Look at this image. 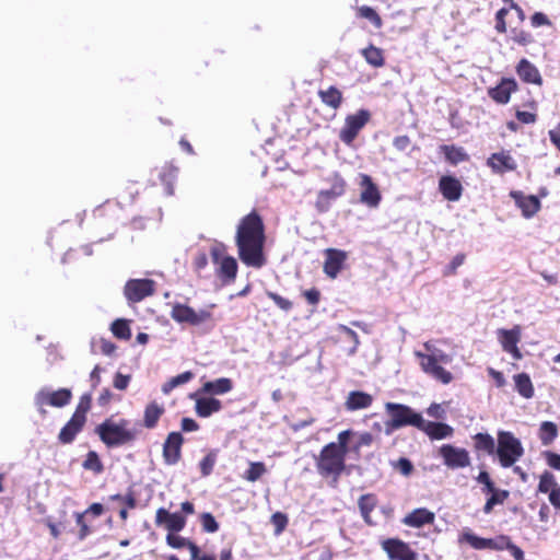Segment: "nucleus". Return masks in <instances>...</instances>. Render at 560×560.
I'll return each mask as SVG.
<instances>
[{
	"label": "nucleus",
	"instance_id": "f257e3e1",
	"mask_svg": "<svg viewBox=\"0 0 560 560\" xmlns=\"http://www.w3.org/2000/svg\"><path fill=\"white\" fill-rule=\"evenodd\" d=\"M266 243V229L262 217L257 210L244 215L235 233V245L238 258L248 267L261 268L267 259L264 253Z\"/></svg>",
	"mask_w": 560,
	"mask_h": 560
},
{
	"label": "nucleus",
	"instance_id": "f03ea898",
	"mask_svg": "<svg viewBox=\"0 0 560 560\" xmlns=\"http://www.w3.org/2000/svg\"><path fill=\"white\" fill-rule=\"evenodd\" d=\"M100 440L108 447H119L129 444L136 440V431L129 428L127 419L114 421L106 419L100 423L95 429Z\"/></svg>",
	"mask_w": 560,
	"mask_h": 560
},
{
	"label": "nucleus",
	"instance_id": "7ed1b4c3",
	"mask_svg": "<svg viewBox=\"0 0 560 560\" xmlns=\"http://www.w3.org/2000/svg\"><path fill=\"white\" fill-rule=\"evenodd\" d=\"M384 408L389 417L384 423L386 435H392L404 427L410 425L418 429V427L423 424L422 415L407 405L388 401L385 402Z\"/></svg>",
	"mask_w": 560,
	"mask_h": 560
},
{
	"label": "nucleus",
	"instance_id": "20e7f679",
	"mask_svg": "<svg viewBox=\"0 0 560 560\" xmlns=\"http://www.w3.org/2000/svg\"><path fill=\"white\" fill-rule=\"evenodd\" d=\"M415 355L419 360V365L423 373L429 375L431 378L444 385H447L453 381V374L444 368L445 364L452 362L450 354L441 350H434L431 353L416 351Z\"/></svg>",
	"mask_w": 560,
	"mask_h": 560
},
{
	"label": "nucleus",
	"instance_id": "39448f33",
	"mask_svg": "<svg viewBox=\"0 0 560 560\" xmlns=\"http://www.w3.org/2000/svg\"><path fill=\"white\" fill-rule=\"evenodd\" d=\"M346 457L347 454L338 451L334 442L326 444L315 458L317 472L323 478H332L337 482L346 470Z\"/></svg>",
	"mask_w": 560,
	"mask_h": 560
},
{
	"label": "nucleus",
	"instance_id": "423d86ee",
	"mask_svg": "<svg viewBox=\"0 0 560 560\" xmlns=\"http://www.w3.org/2000/svg\"><path fill=\"white\" fill-rule=\"evenodd\" d=\"M525 450L520 439L512 432L500 430L497 433V455L502 468L513 467L523 456Z\"/></svg>",
	"mask_w": 560,
	"mask_h": 560
},
{
	"label": "nucleus",
	"instance_id": "0eeeda50",
	"mask_svg": "<svg viewBox=\"0 0 560 560\" xmlns=\"http://www.w3.org/2000/svg\"><path fill=\"white\" fill-rule=\"evenodd\" d=\"M212 262L217 266V276L225 283L235 280L238 266L234 257L226 255L225 245L218 243L210 249Z\"/></svg>",
	"mask_w": 560,
	"mask_h": 560
},
{
	"label": "nucleus",
	"instance_id": "6e6552de",
	"mask_svg": "<svg viewBox=\"0 0 560 560\" xmlns=\"http://www.w3.org/2000/svg\"><path fill=\"white\" fill-rule=\"evenodd\" d=\"M330 183L329 189H323L317 194L315 208L319 213L328 212L332 202L346 194L347 183L339 173L332 175Z\"/></svg>",
	"mask_w": 560,
	"mask_h": 560
},
{
	"label": "nucleus",
	"instance_id": "1a4fd4ad",
	"mask_svg": "<svg viewBox=\"0 0 560 560\" xmlns=\"http://www.w3.org/2000/svg\"><path fill=\"white\" fill-rule=\"evenodd\" d=\"M458 541L460 544L467 542L471 548L476 550H504L508 549L511 538L506 535H500L497 538H482L478 537L470 529L466 528L459 535Z\"/></svg>",
	"mask_w": 560,
	"mask_h": 560
},
{
	"label": "nucleus",
	"instance_id": "9d476101",
	"mask_svg": "<svg viewBox=\"0 0 560 560\" xmlns=\"http://www.w3.org/2000/svg\"><path fill=\"white\" fill-rule=\"evenodd\" d=\"M371 114L366 109H360L353 115H348L345 119V125L339 131V139L347 145L358 137L362 128L369 122Z\"/></svg>",
	"mask_w": 560,
	"mask_h": 560
},
{
	"label": "nucleus",
	"instance_id": "9b49d317",
	"mask_svg": "<svg viewBox=\"0 0 560 560\" xmlns=\"http://www.w3.org/2000/svg\"><path fill=\"white\" fill-rule=\"evenodd\" d=\"M171 317L180 324L185 323L191 326H198L202 323L211 320L212 314L207 310H200L197 312L186 304L174 303L171 311Z\"/></svg>",
	"mask_w": 560,
	"mask_h": 560
},
{
	"label": "nucleus",
	"instance_id": "f8f14e48",
	"mask_svg": "<svg viewBox=\"0 0 560 560\" xmlns=\"http://www.w3.org/2000/svg\"><path fill=\"white\" fill-rule=\"evenodd\" d=\"M72 398V393L68 388H59L57 390L50 392L47 389H40L35 396V404L38 408V411L45 416L46 410L45 406H51L56 408H62L67 406Z\"/></svg>",
	"mask_w": 560,
	"mask_h": 560
},
{
	"label": "nucleus",
	"instance_id": "ddd939ff",
	"mask_svg": "<svg viewBox=\"0 0 560 560\" xmlns=\"http://www.w3.org/2000/svg\"><path fill=\"white\" fill-rule=\"evenodd\" d=\"M380 544L389 560H418L417 552L399 538H385Z\"/></svg>",
	"mask_w": 560,
	"mask_h": 560
},
{
	"label": "nucleus",
	"instance_id": "4468645a",
	"mask_svg": "<svg viewBox=\"0 0 560 560\" xmlns=\"http://www.w3.org/2000/svg\"><path fill=\"white\" fill-rule=\"evenodd\" d=\"M155 291V282L151 279H131L124 288L126 299L131 303H138L152 295Z\"/></svg>",
	"mask_w": 560,
	"mask_h": 560
},
{
	"label": "nucleus",
	"instance_id": "2eb2a0df",
	"mask_svg": "<svg viewBox=\"0 0 560 560\" xmlns=\"http://www.w3.org/2000/svg\"><path fill=\"white\" fill-rule=\"evenodd\" d=\"M439 454L443 459L444 465L451 469L465 468L470 465V457L467 450L456 447L452 444H443Z\"/></svg>",
	"mask_w": 560,
	"mask_h": 560
},
{
	"label": "nucleus",
	"instance_id": "dca6fc26",
	"mask_svg": "<svg viewBox=\"0 0 560 560\" xmlns=\"http://www.w3.org/2000/svg\"><path fill=\"white\" fill-rule=\"evenodd\" d=\"M185 440L180 432H170L163 443L162 456L166 465H176L182 458V446Z\"/></svg>",
	"mask_w": 560,
	"mask_h": 560
},
{
	"label": "nucleus",
	"instance_id": "f3484780",
	"mask_svg": "<svg viewBox=\"0 0 560 560\" xmlns=\"http://www.w3.org/2000/svg\"><path fill=\"white\" fill-rule=\"evenodd\" d=\"M359 178V186L361 189L360 201L370 208H376L382 200V195L377 185L368 174H360Z\"/></svg>",
	"mask_w": 560,
	"mask_h": 560
},
{
	"label": "nucleus",
	"instance_id": "a211bd4d",
	"mask_svg": "<svg viewBox=\"0 0 560 560\" xmlns=\"http://www.w3.org/2000/svg\"><path fill=\"white\" fill-rule=\"evenodd\" d=\"M325 261L323 270L330 279L337 278L348 259L347 252L337 248H326L324 250Z\"/></svg>",
	"mask_w": 560,
	"mask_h": 560
},
{
	"label": "nucleus",
	"instance_id": "6ab92c4d",
	"mask_svg": "<svg viewBox=\"0 0 560 560\" xmlns=\"http://www.w3.org/2000/svg\"><path fill=\"white\" fill-rule=\"evenodd\" d=\"M156 526H164L170 533H178L186 526V517L179 512L170 513L166 509L160 508L155 513Z\"/></svg>",
	"mask_w": 560,
	"mask_h": 560
},
{
	"label": "nucleus",
	"instance_id": "aec40b11",
	"mask_svg": "<svg viewBox=\"0 0 560 560\" xmlns=\"http://www.w3.org/2000/svg\"><path fill=\"white\" fill-rule=\"evenodd\" d=\"M521 327L515 325L512 329H499V340L502 349L512 354L515 360L522 359V353L517 347L521 340Z\"/></svg>",
	"mask_w": 560,
	"mask_h": 560
},
{
	"label": "nucleus",
	"instance_id": "412c9836",
	"mask_svg": "<svg viewBox=\"0 0 560 560\" xmlns=\"http://www.w3.org/2000/svg\"><path fill=\"white\" fill-rule=\"evenodd\" d=\"M510 197L515 201V205L522 211V215L526 219L534 217L541 208L540 200L537 196H525L520 190H512Z\"/></svg>",
	"mask_w": 560,
	"mask_h": 560
},
{
	"label": "nucleus",
	"instance_id": "4be33fe9",
	"mask_svg": "<svg viewBox=\"0 0 560 560\" xmlns=\"http://www.w3.org/2000/svg\"><path fill=\"white\" fill-rule=\"evenodd\" d=\"M439 191L445 200L455 202L460 199L464 187L457 177L443 175L439 179Z\"/></svg>",
	"mask_w": 560,
	"mask_h": 560
},
{
	"label": "nucleus",
	"instance_id": "5701e85b",
	"mask_svg": "<svg viewBox=\"0 0 560 560\" xmlns=\"http://www.w3.org/2000/svg\"><path fill=\"white\" fill-rule=\"evenodd\" d=\"M517 90V83L514 79L503 78L499 84L488 90V95L498 104H506L511 94Z\"/></svg>",
	"mask_w": 560,
	"mask_h": 560
},
{
	"label": "nucleus",
	"instance_id": "b1692460",
	"mask_svg": "<svg viewBox=\"0 0 560 560\" xmlns=\"http://www.w3.org/2000/svg\"><path fill=\"white\" fill-rule=\"evenodd\" d=\"M488 166L498 174L515 171L517 164L509 152L492 153L487 161Z\"/></svg>",
	"mask_w": 560,
	"mask_h": 560
},
{
	"label": "nucleus",
	"instance_id": "393cba45",
	"mask_svg": "<svg viewBox=\"0 0 560 560\" xmlns=\"http://www.w3.org/2000/svg\"><path fill=\"white\" fill-rule=\"evenodd\" d=\"M85 421L78 416H72L70 420L61 428L58 434V441L61 444L72 443L77 435L83 430Z\"/></svg>",
	"mask_w": 560,
	"mask_h": 560
},
{
	"label": "nucleus",
	"instance_id": "a878e982",
	"mask_svg": "<svg viewBox=\"0 0 560 560\" xmlns=\"http://www.w3.org/2000/svg\"><path fill=\"white\" fill-rule=\"evenodd\" d=\"M418 430L423 431L431 440H442L453 435V428L443 422L425 421L418 427Z\"/></svg>",
	"mask_w": 560,
	"mask_h": 560
},
{
	"label": "nucleus",
	"instance_id": "bb28decb",
	"mask_svg": "<svg viewBox=\"0 0 560 560\" xmlns=\"http://www.w3.org/2000/svg\"><path fill=\"white\" fill-rule=\"evenodd\" d=\"M516 73L526 83L541 85L542 78L539 70L527 59L523 58L516 66Z\"/></svg>",
	"mask_w": 560,
	"mask_h": 560
},
{
	"label": "nucleus",
	"instance_id": "cd10ccee",
	"mask_svg": "<svg viewBox=\"0 0 560 560\" xmlns=\"http://www.w3.org/2000/svg\"><path fill=\"white\" fill-rule=\"evenodd\" d=\"M373 404V396L369 393L361 390H353L348 394L345 401V408L348 411H357L360 409H366Z\"/></svg>",
	"mask_w": 560,
	"mask_h": 560
},
{
	"label": "nucleus",
	"instance_id": "c85d7f7f",
	"mask_svg": "<svg viewBox=\"0 0 560 560\" xmlns=\"http://www.w3.org/2000/svg\"><path fill=\"white\" fill-rule=\"evenodd\" d=\"M434 518L435 515L433 512L424 508H420L407 514L404 517L402 523L407 526L419 528L425 524H432L434 522Z\"/></svg>",
	"mask_w": 560,
	"mask_h": 560
},
{
	"label": "nucleus",
	"instance_id": "c756f323",
	"mask_svg": "<svg viewBox=\"0 0 560 560\" xmlns=\"http://www.w3.org/2000/svg\"><path fill=\"white\" fill-rule=\"evenodd\" d=\"M221 409V400L214 397H200L196 399L195 411L200 418H208Z\"/></svg>",
	"mask_w": 560,
	"mask_h": 560
},
{
	"label": "nucleus",
	"instance_id": "7c9ffc66",
	"mask_svg": "<svg viewBox=\"0 0 560 560\" xmlns=\"http://www.w3.org/2000/svg\"><path fill=\"white\" fill-rule=\"evenodd\" d=\"M164 412L165 407L163 404H160L156 400L149 402L143 411V427L147 429H154Z\"/></svg>",
	"mask_w": 560,
	"mask_h": 560
},
{
	"label": "nucleus",
	"instance_id": "2f4dec72",
	"mask_svg": "<svg viewBox=\"0 0 560 560\" xmlns=\"http://www.w3.org/2000/svg\"><path fill=\"white\" fill-rule=\"evenodd\" d=\"M378 504V499L375 493L362 494L358 500V506L360 514L366 525H374L371 513L375 510Z\"/></svg>",
	"mask_w": 560,
	"mask_h": 560
},
{
	"label": "nucleus",
	"instance_id": "473e14b6",
	"mask_svg": "<svg viewBox=\"0 0 560 560\" xmlns=\"http://www.w3.org/2000/svg\"><path fill=\"white\" fill-rule=\"evenodd\" d=\"M233 389V381L228 377H220L206 382L199 392L207 395H224Z\"/></svg>",
	"mask_w": 560,
	"mask_h": 560
},
{
	"label": "nucleus",
	"instance_id": "72a5a7b5",
	"mask_svg": "<svg viewBox=\"0 0 560 560\" xmlns=\"http://www.w3.org/2000/svg\"><path fill=\"white\" fill-rule=\"evenodd\" d=\"M317 95L326 106L334 110H337L343 102L342 92L334 85L318 90Z\"/></svg>",
	"mask_w": 560,
	"mask_h": 560
},
{
	"label": "nucleus",
	"instance_id": "f704fd0d",
	"mask_svg": "<svg viewBox=\"0 0 560 560\" xmlns=\"http://www.w3.org/2000/svg\"><path fill=\"white\" fill-rule=\"evenodd\" d=\"M440 152L444 154L445 160L452 165H457L469 160V155L465 150L462 147H456L454 144H442L440 147Z\"/></svg>",
	"mask_w": 560,
	"mask_h": 560
},
{
	"label": "nucleus",
	"instance_id": "c9c22d12",
	"mask_svg": "<svg viewBox=\"0 0 560 560\" xmlns=\"http://www.w3.org/2000/svg\"><path fill=\"white\" fill-rule=\"evenodd\" d=\"M474 440V448L478 453H485L487 455H494L495 452V441L492 435L489 433H476L472 436Z\"/></svg>",
	"mask_w": 560,
	"mask_h": 560
},
{
	"label": "nucleus",
	"instance_id": "e433bc0d",
	"mask_svg": "<svg viewBox=\"0 0 560 560\" xmlns=\"http://www.w3.org/2000/svg\"><path fill=\"white\" fill-rule=\"evenodd\" d=\"M361 55L364 60L374 68H382L385 65L384 50L373 44L363 48Z\"/></svg>",
	"mask_w": 560,
	"mask_h": 560
},
{
	"label": "nucleus",
	"instance_id": "4c0bfd02",
	"mask_svg": "<svg viewBox=\"0 0 560 560\" xmlns=\"http://www.w3.org/2000/svg\"><path fill=\"white\" fill-rule=\"evenodd\" d=\"M516 392L526 399L534 397L535 389L529 375L525 372L513 376Z\"/></svg>",
	"mask_w": 560,
	"mask_h": 560
},
{
	"label": "nucleus",
	"instance_id": "58836bf2",
	"mask_svg": "<svg viewBox=\"0 0 560 560\" xmlns=\"http://www.w3.org/2000/svg\"><path fill=\"white\" fill-rule=\"evenodd\" d=\"M558 436V427L555 422L544 421L539 425L538 438L542 445H550Z\"/></svg>",
	"mask_w": 560,
	"mask_h": 560
},
{
	"label": "nucleus",
	"instance_id": "ea45409f",
	"mask_svg": "<svg viewBox=\"0 0 560 560\" xmlns=\"http://www.w3.org/2000/svg\"><path fill=\"white\" fill-rule=\"evenodd\" d=\"M84 470L92 471L94 475H101L104 471V465L100 455L95 451H89L82 462Z\"/></svg>",
	"mask_w": 560,
	"mask_h": 560
},
{
	"label": "nucleus",
	"instance_id": "a19ab883",
	"mask_svg": "<svg viewBox=\"0 0 560 560\" xmlns=\"http://www.w3.org/2000/svg\"><path fill=\"white\" fill-rule=\"evenodd\" d=\"M357 16L365 19L372 23V25L380 30L383 26V20L380 14L369 5H361L357 8Z\"/></svg>",
	"mask_w": 560,
	"mask_h": 560
},
{
	"label": "nucleus",
	"instance_id": "79ce46f5",
	"mask_svg": "<svg viewBox=\"0 0 560 560\" xmlns=\"http://www.w3.org/2000/svg\"><path fill=\"white\" fill-rule=\"evenodd\" d=\"M192 378H194L192 372H190V371L183 372V373L170 378L166 383H164L162 386V392L165 395H167L177 386L186 384L189 381H191Z\"/></svg>",
	"mask_w": 560,
	"mask_h": 560
},
{
	"label": "nucleus",
	"instance_id": "37998d69",
	"mask_svg": "<svg viewBox=\"0 0 560 560\" xmlns=\"http://www.w3.org/2000/svg\"><path fill=\"white\" fill-rule=\"evenodd\" d=\"M110 330L113 335L118 339L129 340L131 338L129 320L127 319L118 318L114 320L110 325Z\"/></svg>",
	"mask_w": 560,
	"mask_h": 560
},
{
	"label": "nucleus",
	"instance_id": "c03bdc74",
	"mask_svg": "<svg viewBox=\"0 0 560 560\" xmlns=\"http://www.w3.org/2000/svg\"><path fill=\"white\" fill-rule=\"evenodd\" d=\"M266 471L267 469L262 462H252L244 474V478L249 482H255L260 479Z\"/></svg>",
	"mask_w": 560,
	"mask_h": 560
},
{
	"label": "nucleus",
	"instance_id": "a18cd8bd",
	"mask_svg": "<svg viewBox=\"0 0 560 560\" xmlns=\"http://www.w3.org/2000/svg\"><path fill=\"white\" fill-rule=\"evenodd\" d=\"M558 487L556 478L552 472L546 470L539 477L538 491L541 493H550L552 489Z\"/></svg>",
	"mask_w": 560,
	"mask_h": 560
},
{
	"label": "nucleus",
	"instance_id": "49530a36",
	"mask_svg": "<svg viewBox=\"0 0 560 560\" xmlns=\"http://www.w3.org/2000/svg\"><path fill=\"white\" fill-rule=\"evenodd\" d=\"M217 462V452L210 451L199 463L202 477L209 476L213 471Z\"/></svg>",
	"mask_w": 560,
	"mask_h": 560
},
{
	"label": "nucleus",
	"instance_id": "de8ad7c7",
	"mask_svg": "<svg viewBox=\"0 0 560 560\" xmlns=\"http://www.w3.org/2000/svg\"><path fill=\"white\" fill-rule=\"evenodd\" d=\"M91 395L84 394L83 396H81L79 404L75 408V411L73 412L72 416H78L80 419H83L86 422V413L91 409Z\"/></svg>",
	"mask_w": 560,
	"mask_h": 560
},
{
	"label": "nucleus",
	"instance_id": "09e8293b",
	"mask_svg": "<svg viewBox=\"0 0 560 560\" xmlns=\"http://www.w3.org/2000/svg\"><path fill=\"white\" fill-rule=\"evenodd\" d=\"M200 523L202 530L206 533H215L219 530V523L215 521L214 516L209 512H205L200 515Z\"/></svg>",
	"mask_w": 560,
	"mask_h": 560
},
{
	"label": "nucleus",
	"instance_id": "8fccbe9b",
	"mask_svg": "<svg viewBox=\"0 0 560 560\" xmlns=\"http://www.w3.org/2000/svg\"><path fill=\"white\" fill-rule=\"evenodd\" d=\"M271 524L275 527V534L279 535L281 534L288 526L289 520L287 514L282 512H276L271 515Z\"/></svg>",
	"mask_w": 560,
	"mask_h": 560
},
{
	"label": "nucleus",
	"instance_id": "3c124183",
	"mask_svg": "<svg viewBox=\"0 0 560 560\" xmlns=\"http://www.w3.org/2000/svg\"><path fill=\"white\" fill-rule=\"evenodd\" d=\"M267 296L272 300L275 302V304L282 311L284 312H289L292 310L293 307V303L292 301L281 296L280 294L276 293V292H272V291H267Z\"/></svg>",
	"mask_w": 560,
	"mask_h": 560
},
{
	"label": "nucleus",
	"instance_id": "603ef678",
	"mask_svg": "<svg viewBox=\"0 0 560 560\" xmlns=\"http://www.w3.org/2000/svg\"><path fill=\"white\" fill-rule=\"evenodd\" d=\"M465 259L466 255L463 253L455 255L450 265L443 271V275L446 277L456 275L457 268L464 264Z\"/></svg>",
	"mask_w": 560,
	"mask_h": 560
},
{
	"label": "nucleus",
	"instance_id": "864d4df0",
	"mask_svg": "<svg viewBox=\"0 0 560 560\" xmlns=\"http://www.w3.org/2000/svg\"><path fill=\"white\" fill-rule=\"evenodd\" d=\"M74 516L75 523L79 526L78 538L83 540L91 534L92 530L84 520L85 513H75Z\"/></svg>",
	"mask_w": 560,
	"mask_h": 560
},
{
	"label": "nucleus",
	"instance_id": "5fc2aeb1",
	"mask_svg": "<svg viewBox=\"0 0 560 560\" xmlns=\"http://www.w3.org/2000/svg\"><path fill=\"white\" fill-rule=\"evenodd\" d=\"M353 434V432L351 430H345V431H341L338 433V442H334V446L345 453V454H348V442H349V439L350 436Z\"/></svg>",
	"mask_w": 560,
	"mask_h": 560
},
{
	"label": "nucleus",
	"instance_id": "6e6d98bb",
	"mask_svg": "<svg viewBox=\"0 0 560 560\" xmlns=\"http://www.w3.org/2000/svg\"><path fill=\"white\" fill-rule=\"evenodd\" d=\"M189 539L183 536L176 535L175 533H168L166 535V544L175 549L186 548Z\"/></svg>",
	"mask_w": 560,
	"mask_h": 560
},
{
	"label": "nucleus",
	"instance_id": "4d7b16f0",
	"mask_svg": "<svg viewBox=\"0 0 560 560\" xmlns=\"http://www.w3.org/2000/svg\"><path fill=\"white\" fill-rule=\"evenodd\" d=\"M374 436L371 432H362L358 435L353 451L359 452L362 447H369L373 444Z\"/></svg>",
	"mask_w": 560,
	"mask_h": 560
},
{
	"label": "nucleus",
	"instance_id": "13d9d810",
	"mask_svg": "<svg viewBox=\"0 0 560 560\" xmlns=\"http://www.w3.org/2000/svg\"><path fill=\"white\" fill-rule=\"evenodd\" d=\"M476 480L478 483H481L483 486L482 487L483 493H489L490 491H493L495 488L494 482L492 481L489 472L486 470H481L479 472V475L477 476Z\"/></svg>",
	"mask_w": 560,
	"mask_h": 560
},
{
	"label": "nucleus",
	"instance_id": "bf43d9fd",
	"mask_svg": "<svg viewBox=\"0 0 560 560\" xmlns=\"http://www.w3.org/2000/svg\"><path fill=\"white\" fill-rule=\"evenodd\" d=\"M509 14L508 8L500 9L495 14V31L500 34H503L506 32V21L505 18Z\"/></svg>",
	"mask_w": 560,
	"mask_h": 560
},
{
	"label": "nucleus",
	"instance_id": "052dcab7",
	"mask_svg": "<svg viewBox=\"0 0 560 560\" xmlns=\"http://www.w3.org/2000/svg\"><path fill=\"white\" fill-rule=\"evenodd\" d=\"M513 42L521 45V46H526L530 43L534 42L533 39V36L530 35V33L526 32V31H516V30H513V37H512Z\"/></svg>",
	"mask_w": 560,
	"mask_h": 560
},
{
	"label": "nucleus",
	"instance_id": "680f3d73",
	"mask_svg": "<svg viewBox=\"0 0 560 560\" xmlns=\"http://www.w3.org/2000/svg\"><path fill=\"white\" fill-rule=\"evenodd\" d=\"M542 456L547 463V465L556 470H560V455L552 451L542 452Z\"/></svg>",
	"mask_w": 560,
	"mask_h": 560
},
{
	"label": "nucleus",
	"instance_id": "e2e57ef3",
	"mask_svg": "<svg viewBox=\"0 0 560 560\" xmlns=\"http://www.w3.org/2000/svg\"><path fill=\"white\" fill-rule=\"evenodd\" d=\"M302 295L305 298L306 302L313 306H316L319 303L322 296L320 291L317 288L305 290Z\"/></svg>",
	"mask_w": 560,
	"mask_h": 560
},
{
	"label": "nucleus",
	"instance_id": "0e129e2a",
	"mask_svg": "<svg viewBox=\"0 0 560 560\" xmlns=\"http://www.w3.org/2000/svg\"><path fill=\"white\" fill-rule=\"evenodd\" d=\"M395 468L398 469L404 476H409L413 470V465L408 458L401 457L395 464Z\"/></svg>",
	"mask_w": 560,
	"mask_h": 560
},
{
	"label": "nucleus",
	"instance_id": "69168bd1",
	"mask_svg": "<svg viewBox=\"0 0 560 560\" xmlns=\"http://www.w3.org/2000/svg\"><path fill=\"white\" fill-rule=\"evenodd\" d=\"M489 493H491L490 495V500L497 505V504H502L504 503V501L509 498L510 495V492L508 490H504V489H497L494 488L493 491H490Z\"/></svg>",
	"mask_w": 560,
	"mask_h": 560
},
{
	"label": "nucleus",
	"instance_id": "338daca9",
	"mask_svg": "<svg viewBox=\"0 0 560 560\" xmlns=\"http://www.w3.org/2000/svg\"><path fill=\"white\" fill-rule=\"evenodd\" d=\"M393 145L398 151H406L411 145V139L406 135L397 136L393 140Z\"/></svg>",
	"mask_w": 560,
	"mask_h": 560
},
{
	"label": "nucleus",
	"instance_id": "774afa93",
	"mask_svg": "<svg viewBox=\"0 0 560 560\" xmlns=\"http://www.w3.org/2000/svg\"><path fill=\"white\" fill-rule=\"evenodd\" d=\"M207 265H208L207 254L203 252L198 253L195 256L194 261H192L195 271L200 272L201 270H203L207 267Z\"/></svg>",
	"mask_w": 560,
	"mask_h": 560
}]
</instances>
